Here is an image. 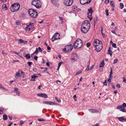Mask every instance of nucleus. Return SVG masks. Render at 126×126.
<instances>
[{
    "mask_svg": "<svg viewBox=\"0 0 126 126\" xmlns=\"http://www.w3.org/2000/svg\"><path fill=\"white\" fill-rule=\"evenodd\" d=\"M82 41L79 39H78L74 44V46L75 48H79L82 45Z\"/></svg>",
    "mask_w": 126,
    "mask_h": 126,
    "instance_id": "1",
    "label": "nucleus"
},
{
    "mask_svg": "<svg viewBox=\"0 0 126 126\" xmlns=\"http://www.w3.org/2000/svg\"><path fill=\"white\" fill-rule=\"evenodd\" d=\"M20 7L19 3H16L13 4L10 7V10L13 12H15L18 10Z\"/></svg>",
    "mask_w": 126,
    "mask_h": 126,
    "instance_id": "2",
    "label": "nucleus"
},
{
    "mask_svg": "<svg viewBox=\"0 0 126 126\" xmlns=\"http://www.w3.org/2000/svg\"><path fill=\"white\" fill-rule=\"evenodd\" d=\"M32 5L34 6L37 8L41 7V3L39 0H33L32 1Z\"/></svg>",
    "mask_w": 126,
    "mask_h": 126,
    "instance_id": "3",
    "label": "nucleus"
},
{
    "mask_svg": "<svg viewBox=\"0 0 126 126\" xmlns=\"http://www.w3.org/2000/svg\"><path fill=\"white\" fill-rule=\"evenodd\" d=\"M29 13L32 17L35 18L37 17L38 14L37 11L33 9H30L28 11Z\"/></svg>",
    "mask_w": 126,
    "mask_h": 126,
    "instance_id": "4",
    "label": "nucleus"
},
{
    "mask_svg": "<svg viewBox=\"0 0 126 126\" xmlns=\"http://www.w3.org/2000/svg\"><path fill=\"white\" fill-rule=\"evenodd\" d=\"M63 49V51L66 53L71 51L73 48V46L71 44L66 46Z\"/></svg>",
    "mask_w": 126,
    "mask_h": 126,
    "instance_id": "5",
    "label": "nucleus"
},
{
    "mask_svg": "<svg viewBox=\"0 0 126 126\" xmlns=\"http://www.w3.org/2000/svg\"><path fill=\"white\" fill-rule=\"evenodd\" d=\"M60 34L59 33H56L55 35L53 36L51 40L53 42L55 40L59 39H60Z\"/></svg>",
    "mask_w": 126,
    "mask_h": 126,
    "instance_id": "6",
    "label": "nucleus"
},
{
    "mask_svg": "<svg viewBox=\"0 0 126 126\" xmlns=\"http://www.w3.org/2000/svg\"><path fill=\"white\" fill-rule=\"evenodd\" d=\"M83 26H84L86 28H87L90 29V23L88 21L85 20L83 21L81 25Z\"/></svg>",
    "mask_w": 126,
    "mask_h": 126,
    "instance_id": "7",
    "label": "nucleus"
},
{
    "mask_svg": "<svg viewBox=\"0 0 126 126\" xmlns=\"http://www.w3.org/2000/svg\"><path fill=\"white\" fill-rule=\"evenodd\" d=\"M73 2V0H64V4L65 5L69 6H71Z\"/></svg>",
    "mask_w": 126,
    "mask_h": 126,
    "instance_id": "8",
    "label": "nucleus"
},
{
    "mask_svg": "<svg viewBox=\"0 0 126 126\" xmlns=\"http://www.w3.org/2000/svg\"><path fill=\"white\" fill-rule=\"evenodd\" d=\"M94 46H96L100 45V44H102L101 42L98 39H95L93 42Z\"/></svg>",
    "mask_w": 126,
    "mask_h": 126,
    "instance_id": "9",
    "label": "nucleus"
},
{
    "mask_svg": "<svg viewBox=\"0 0 126 126\" xmlns=\"http://www.w3.org/2000/svg\"><path fill=\"white\" fill-rule=\"evenodd\" d=\"M89 29V28H86V27L84 26H81V30L82 32L83 33H86L88 31Z\"/></svg>",
    "mask_w": 126,
    "mask_h": 126,
    "instance_id": "10",
    "label": "nucleus"
},
{
    "mask_svg": "<svg viewBox=\"0 0 126 126\" xmlns=\"http://www.w3.org/2000/svg\"><path fill=\"white\" fill-rule=\"evenodd\" d=\"M92 0H80V3L82 5L88 4Z\"/></svg>",
    "mask_w": 126,
    "mask_h": 126,
    "instance_id": "11",
    "label": "nucleus"
},
{
    "mask_svg": "<svg viewBox=\"0 0 126 126\" xmlns=\"http://www.w3.org/2000/svg\"><path fill=\"white\" fill-rule=\"evenodd\" d=\"M94 47L96 51L99 52L102 48V44H100L99 46H94Z\"/></svg>",
    "mask_w": 126,
    "mask_h": 126,
    "instance_id": "12",
    "label": "nucleus"
},
{
    "mask_svg": "<svg viewBox=\"0 0 126 126\" xmlns=\"http://www.w3.org/2000/svg\"><path fill=\"white\" fill-rule=\"evenodd\" d=\"M72 59L75 61H76L78 58L77 55L76 53H73L72 55Z\"/></svg>",
    "mask_w": 126,
    "mask_h": 126,
    "instance_id": "13",
    "label": "nucleus"
},
{
    "mask_svg": "<svg viewBox=\"0 0 126 126\" xmlns=\"http://www.w3.org/2000/svg\"><path fill=\"white\" fill-rule=\"evenodd\" d=\"M117 109L120 110V111L124 112H126V110L125 108L122 106V105L119 106L117 107Z\"/></svg>",
    "mask_w": 126,
    "mask_h": 126,
    "instance_id": "14",
    "label": "nucleus"
},
{
    "mask_svg": "<svg viewBox=\"0 0 126 126\" xmlns=\"http://www.w3.org/2000/svg\"><path fill=\"white\" fill-rule=\"evenodd\" d=\"M33 28V23H31L29 25L27 26L25 29L26 31H30L31 29V28Z\"/></svg>",
    "mask_w": 126,
    "mask_h": 126,
    "instance_id": "15",
    "label": "nucleus"
},
{
    "mask_svg": "<svg viewBox=\"0 0 126 126\" xmlns=\"http://www.w3.org/2000/svg\"><path fill=\"white\" fill-rule=\"evenodd\" d=\"M44 104H49L50 105H56L57 104L54 102L50 101H44L43 102Z\"/></svg>",
    "mask_w": 126,
    "mask_h": 126,
    "instance_id": "16",
    "label": "nucleus"
},
{
    "mask_svg": "<svg viewBox=\"0 0 126 126\" xmlns=\"http://www.w3.org/2000/svg\"><path fill=\"white\" fill-rule=\"evenodd\" d=\"M37 95L39 97H44L46 98L47 97V95L44 93L38 94H37Z\"/></svg>",
    "mask_w": 126,
    "mask_h": 126,
    "instance_id": "17",
    "label": "nucleus"
},
{
    "mask_svg": "<svg viewBox=\"0 0 126 126\" xmlns=\"http://www.w3.org/2000/svg\"><path fill=\"white\" fill-rule=\"evenodd\" d=\"M20 72V70H19L16 73V74L15 76V78L16 79H17L18 77H21V76L20 75L19 72Z\"/></svg>",
    "mask_w": 126,
    "mask_h": 126,
    "instance_id": "18",
    "label": "nucleus"
},
{
    "mask_svg": "<svg viewBox=\"0 0 126 126\" xmlns=\"http://www.w3.org/2000/svg\"><path fill=\"white\" fill-rule=\"evenodd\" d=\"M38 77V76H35L34 75H32L31 76V78L32 79V80L33 81H35V78H37Z\"/></svg>",
    "mask_w": 126,
    "mask_h": 126,
    "instance_id": "19",
    "label": "nucleus"
},
{
    "mask_svg": "<svg viewBox=\"0 0 126 126\" xmlns=\"http://www.w3.org/2000/svg\"><path fill=\"white\" fill-rule=\"evenodd\" d=\"M88 110L89 111H92V112L93 113H98V110L95 109H89Z\"/></svg>",
    "mask_w": 126,
    "mask_h": 126,
    "instance_id": "20",
    "label": "nucleus"
},
{
    "mask_svg": "<svg viewBox=\"0 0 126 126\" xmlns=\"http://www.w3.org/2000/svg\"><path fill=\"white\" fill-rule=\"evenodd\" d=\"M88 17L90 19V20H91V19H92V13H88Z\"/></svg>",
    "mask_w": 126,
    "mask_h": 126,
    "instance_id": "21",
    "label": "nucleus"
},
{
    "mask_svg": "<svg viewBox=\"0 0 126 126\" xmlns=\"http://www.w3.org/2000/svg\"><path fill=\"white\" fill-rule=\"evenodd\" d=\"M117 118L118 119V120L121 122H124V118L123 117H118Z\"/></svg>",
    "mask_w": 126,
    "mask_h": 126,
    "instance_id": "22",
    "label": "nucleus"
},
{
    "mask_svg": "<svg viewBox=\"0 0 126 126\" xmlns=\"http://www.w3.org/2000/svg\"><path fill=\"white\" fill-rule=\"evenodd\" d=\"M52 2L54 4H57L58 2V0H52Z\"/></svg>",
    "mask_w": 126,
    "mask_h": 126,
    "instance_id": "23",
    "label": "nucleus"
},
{
    "mask_svg": "<svg viewBox=\"0 0 126 126\" xmlns=\"http://www.w3.org/2000/svg\"><path fill=\"white\" fill-rule=\"evenodd\" d=\"M25 57L27 59H29L31 58L30 55L29 53H28L25 55Z\"/></svg>",
    "mask_w": 126,
    "mask_h": 126,
    "instance_id": "24",
    "label": "nucleus"
},
{
    "mask_svg": "<svg viewBox=\"0 0 126 126\" xmlns=\"http://www.w3.org/2000/svg\"><path fill=\"white\" fill-rule=\"evenodd\" d=\"M104 61H103V62H101L99 65V67H103L104 66Z\"/></svg>",
    "mask_w": 126,
    "mask_h": 126,
    "instance_id": "25",
    "label": "nucleus"
},
{
    "mask_svg": "<svg viewBox=\"0 0 126 126\" xmlns=\"http://www.w3.org/2000/svg\"><path fill=\"white\" fill-rule=\"evenodd\" d=\"M110 3L111 6L112 7H113L114 6V2L112 0H111L110 1Z\"/></svg>",
    "mask_w": 126,
    "mask_h": 126,
    "instance_id": "26",
    "label": "nucleus"
},
{
    "mask_svg": "<svg viewBox=\"0 0 126 126\" xmlns=\"http://www.w3.org/2000/svg\"><path fill=\"white\" fill-rule=\"evenodd\" d=\"M3 119L4 120H6L7 119V117L6 115V114H4L3 116Z\"/></svg>",
    "mask_w": 126,
    "mask_h": 126,
    "instance_id": "27",
    "label": "nucleus"
},
{
    "mask_svg": "<svg viewBox=\"0 0 126 126\" xmlns=\"http://www.w3.org/2000/svg\"><path fill=\"white\" fill-rule=\"evenodd\" d=\"M2 8L3 9H4L5 10H6L7 8L6 5L5 4H3L2 6Z\"/></svg>",
    "mask_w": 126,
    "mask_h": 126,
    "instance_id": "28",
    "label": "nucleus"
},
{
    "mask_svg": "<svg viewBox=\"0 0 126 126\" xmlns=\"http://www.w3.org/2000/svg\"><path fill=\"white\" fill-rule=\"evenodd\" d=\"M73 10V11H75L77 9V7L76 6H73L72 7Z\"/></svg>",
    "mask_w": 126,
    "mask_h": 126,
    "instance_id": "29",
    "label": "nucleus"
},
{
    "mask_svg": "<svg viewBox=\"0 0 126 126\" xmlns=\"http://www.w3.org/2000/svg\"><path fill=\"white\" fill-rule=\"evenodd\" d=\"M88 13H92L93 12V11L92 8H91L90 9H88Z\"/></svg>",
    "mask_w": 126,
    "mask_h": 126,
    "instance_id": "30",
    "label": "nucleus"
},
{
    "mask_svg": "<svg viewBox=\"0 0 126 126\" xmlns=\"http://www.w3.org/2000/svg\"><path fill=\"white\" fill-rule=\"evenodd\" d=\"M38 48H36L35 51L34 52L33 54L35 53L37 54L38 53Z\"/></svg>",
    "mask_w": 126,
    "mask_h": 126,
    "instance_id": "31",
    "label": "nucleus"
},
{
    "mask_svg": "<svg viewBox=\"0 0 126 126\" xmlns=\"http://www.w3.org/2000/svg\"><path fill=\"white\" fill-rule=\"evenodd\" d=\"M120 6L121 9H122L124 7V5L123 3H121L120 4Z\"/></svg>",
    "mask_w": 126,
    "mask_h": 126,
    "instance_id": "32",
    "label": "nucleus"
},
{
    "mask_svg": "<svg viewBox=\"0 0 126 126\" xmlns=\"http://www.w3.org/2000/svg\"><path fill=\"white\" fill-rule=\"evenodd\" d=\"M55 100H56L59 103H60L61 102V101L60 99H58L57 97H55Z\"/></svg>",
    "mask_w": 126,
    "mask_h": 126,
    "instance_id": "33",
    "label": "nucleus"
},
{
    "mask_svg": "<svg viewBox=\"0 0 126 126\" xmlns=\"http://www.w3.org/2000/svg\"><path fill=\"white\" fill-rule=\"evenodd\" d=\"M105 12L107 16H108L109 15V14L108 13V9H107L106 10Z\"/></svg>",
    "mask_w": 126,
    "mask_h": 126,
    "instance_id": "34",
    "label": "nucleus"
},
{
    "mask_svg": "<svg viewBox=\"0 0 126 126\" xmlns=\"http://www.w3.org/2000/svg\"><path fill=\"white\" fill-rule=\"evenodd\" d=\"M112 46L114 48H116V44L112 43Z\"/></svg>",
    "mask_w": 126,
    "mask_h": 126,
    "instance_id": "35",
    "label": "nucleus"
},
{
    "mask_svg": "<svg viewBox=\"0 0 126 126\" xmlns=\"http://www.w3.org/2000/svg\"><path fill=\"white\" fill-rule=\"evenodd\" d=\"M122 106L125 108H126V104L125 103H123Z\"/></svg>",
    "mask_w": 126,
    "mask_h": 126,
    "instance_id": "36",
    "label": "nucleus"
},
{
    "mask_svg": "<svg viewBox=\"0 0 126 126\" xmlns=\"http://www.w3.org/2000/svg\"><path fill=\"white\" fill-rule=\"evenodd\" d=\"M24 123V122L22 121H20V123H19V124L20 125H22Z\"/></svg>",
    "mask_w": 126,
    "mask_h": 126,
    "instance_id": "37",
    "label": "nucleus"
},
{
    "mask_svg": "<svg viewBox=\"0 0 126 126\" xmlns=\"http://www.w3.org/2000/svg\"><path fill=\"white\" fill-rule=\"evenodd\" d=\"M29 66H30L32 64V62H28L27 63Z\"/></svg>",
    "mask_w": 126,
    "mask_h": 126,
    "instance_id": "38",
    "label": "nucleus"
},
{
    "mask_svg": "<svg viewBox=\"0 0 126 126\" xmlns=\"http://www.w3.org/2000/svg\"><path fill=\"white\" fill-rule=\"evenodd\" d=\"M112 52L111 51H108V54H110L111 56H112Z\"/></svg>",
    "mask_w": 126,
    "mask_h": 126,
    "instance_id": "39",
    "label": "nucleus"
},
{
    "mask_svg": "<svg viewBox=\"0 0 126 126\" xmlns=\"http://www.w3.org/2000/svg\"><path fill=\"white\" fill-rule=\"evenodd\" d=\"M88 65L87 66V68H88V69H87V71H88L89 70V66L90 65V61H89L88 62Z\"/></svg>",
    "mask_w": 126,
    "mask_h": 126,
    "instance_id": "40",
    "label": "nucleus"
},
{
    "mask_svg": "<svg viewBox=\"0 0 126 126\" xmlns=\"http://www.w3.org/2000/svg\"><path fill=\"white\" fill-rule=\"evenodd\" d=\"M86 44L87 47H89L91 45V43H87Z\"/></svg>",
    "mask_w": 126,
    "mask_h": 126,
    "instance_id": "41",
    "label": "nucleus"
},
{
    "mask_svg": "<svg viewBox=\"0 0 126 126\" xmlns=\"http://www.w3.org/2000/svg\"><path fill=\"white\" fill-rule=\"evenodd\" d=\"M103 84L104 85L107 86V83H106V80H105L104 81L103 83Z\"/></svg>",
    "mask_w": 126,
    "mask_h": 126,
    "instance_id": "42",
    "label": "nucleus"
},
{
    "mask_svg": "<svg viewBox=\"0 0 126 126\" xmlns=\"http://www.w3.org/2000/svg\"><path fill=\"white\" fill-rule=\"evenodd\" d=\"M38 51L41 52L42 50L41 49V48L40 47H38Z\"/></svg>",
    "mask_w": 126,
    "mask_h": 126,
    "instance_id": "43",
    "label": "nucleus"
},
{
    "mask_svg": "<svg viewBox=\"0 0 126 126\" xmlns=\"http://www.w3.org/2000/svg\"><path fill=\"white\" fill-rule=\"evenodd\" d=\"M19 41H20V43L21 44L22 43H24V41H23V40L22 39L19 40Z\"/></svg>",
    "mask_w": 126,
    "mask_h": 126,
    "instance_id": "44",
    "label": "nucleus"
},
{
    "mask_svg": "<svg viewBox=\"0 0 126 126\" xmlns=\"http://www.w3.org/2000/svg\"><path fill=\"white\" fill-rule=\"evenodd\" d=\"M81 73V71H79L75 75H77Z\"/></svg>",
    "mask_w": 126,
    "mask_h": 126,
    "instance_id": "45",
    "label": "nucleus"
},
{
    "mask_svg": "<svg viewBox=\"0 0 126 126\" xmlns=\"http://www.w3.org/2000/svg\"><path fill=\"white\" fill-rule=\"evenodd\" d=\"M38 120V121H44V120L43 119H37Z\"/></svg>",
    "mask_w": 126,
    "mask_h": 126,
    "instance_id": "46",
    "label": "nucleus"
},
{
    "mask_svg": "<svg viewBox=\"0 0 126 126\" xmlns=\"http://www.w3.org/2000/svg\"><path fill=\"white\" fill-rule=\"evenodd\" d=\"M16 94L18 96H19L20 95V93L19 91H17L16 92Z\"/></svg>",
    "mask_w": 126,
    "mask_h": 126,
    "instance_id": "47",
    "label": "nucleus"
},
{
    "mask_svg": "<svg viewBox=\"0 0 126 126\" xmlns=\"http://www.w3.org/2000/svg\"><path fill=\"white\" fill-rule=\"evenodd\" d=\"M118 61V60L116 59H115L114 60V63H116Z\"/></svg>",
    "mask_w": 126,
    "mask_h": 126,
    "instance_id": "48",
    "label": "nucleus"
},
{
    "mask_svg": "<svg viewBox=\"0 0 126 126\" xmlns=\"http://www.w3.org/2000/svg\"><path fill=\"white\" fill-rule=\"evenodd\" d=\"M2 54L4 55H5L7 54L6 53L4 52L3 50H2Z\"/></svg>",
    "mask_w": 126,
    "mask_h": 126,
    "instance_id": "49",
    "label": "nucleus"
},
{
    "mask_svg": "<svg viewBox=\"0 0 126 126\" xmlns=\"http://www.w3.org/2000/svg\"><path fill=\"white\" fill-rule=\"evenodd\" d=\"M63 62H60L58 65V66H60L61 65V64L62 63H63Z\"/></svg>",
    "mask_w": 126,
    "mask_h": 126,
    "instance_id": "50",
    "label": "nucleus"
},
{
    "mask_svg": "<svg viewBox=\"0 0 126 126\" xmlns=\"http://www.w3.org/2000/svg\"><path fill=\"white\" fill-rule=\"evenodd\" d=\"M20 53V52H18V53H17L16 52H15V54H17V55L18 56H19V54Z\"/></svg>",
    "mask_w": 126,
    "mask_h": 126,
    "instance_id": "51",
    "label": "nucleus"
},
{
    "mask_svg": "<svg viewBox=\"0 0 126 126\" xmlns=\"http://www.w3.org/2000/svg\"><path fill=\"white\" fill-rule=\"evenodd\" d=\"M116 87L118 88H120V85L119 84H117Z\"/></svg>",
    "mask_w": 126,
    "mask_h": 126,
    "instance_id": "52",
    "label": "nucleus"
},
{
    "mask_svg": "<svg viewBox=\"0 0 126 126\" xmlns=\"http://www.w3.org/2000/svg\"><path fill=\"white\" fill-rule=\"evenodd\" d=\"M16 24L17 25H19L20 24V23L19 21H17L16 22Z\"/></svg>",
    "mask_w": 126,
    "mask_h": 126,
    "instance_id": "53",
    "label": "nucleus"
},
{
    "mask_svg": "<svg viewBox=\"0 0 126 126\" xmlns=\"http://www.w3.org/2000/svg\"><path fill=\"white\" fill-rule=\"evenodd\" d=\"M109 0H105V3L106 4H108L109 2Z\"/></svg>",
    "mask_w": 126,
    "mask_h": 126,
    "instance_id": "54",
    "label": "nucleus"
},
{
    "mask_svg": "<svg viewBox=\"0 0 126 126\" xmlns=\"http://www.w3.org/2000/svg\"><path fill=\"white\" fill-rule=\"evenodd\" d=\"M110 70H111V71L110 72V75H112V69H110Z\"/></svg>",
    "mask_w": 126,
    "mask_h": 126,
    "instance_id": "55",
    "label": "nucleus"
},
{
    "mask_svg": "<svg viewBox=\"0 0 126 126\" xmlns=\"http://www.w3.org/2000/svg\"><path fill=\"white\" fill-rule=\"evenodd\" d=\"M94 65H93L91 67H90V68L89 69V70L90 69V70H91V69H92L94 67Z\"/></svg>",
    "mask_w": 126,
    "mask_h": 126,
    "instance_id": "56",
    "label": "nucleus"
},
{
    "mask_svg": "<svg viewBox=\"0 0 126 126\" xmlns=\"http://www.w3.org/2000/svg\"><path fill=\"white\" fill-rule=\"evenodd\" d=\"M123 82H125V83H126V79L125 78H123Z\"/></svg>",
    "mask_w": 126,
    "mask_h": 126,
    "instance_id": "57",
    "label": "nucleus"
},
{
    "mask_svg": "<svg viewBox=\"0 0 126 126\" xmlns=\"http://www.w3.org/2000/svg\"><path fill=\"white\" fill-rule=\"evenodd\" d=\"M38 57L37 56H35L34 57V58L35 60H37Z\"/></svg>",
    "mask_w": 126,
    "mask_h": 126,
    "instance_id": "58",
    "label": "nucleus"
},
{
    "mask_svg": "<svg viewBox=\"0 0 126 126\" xmlns=\"http://www.w3.org/2000/svg\"><path fill=\"white\" fill-rule=\"evenodd\" d=\"M33 70L34 72H36L37 71L36 69V68H33Z\"/></svg>",
    "mask_w": 126,
    "mask_h": 126,
    "instance_id": "59",
    "label": "nucleus"
},
{
    "mask_svg": "<svg viewBox=\"0 0 126 126\" xmlns=\"http://www.w3.org/2000/svg\"><path fill=\"white\" fill-rule=\"evenodd\" d=\"M111 78H109L108 80V81L109 82H111Z\"/></svg>",
    "mask_w": 126,
    "mask_h": 126,
    "instance_id": "60",
    "label": "nucleus"
},
{
    "mask_svg": "<svg viewBox=\"0 0 126 126\" xmlns=\"http://www.w3.org/2000/svg\"><path fill=\"white\" fill-rule=\"evenodd\" d=\"M42 84H41L38 87V88L39 89H40V87H42Z\"/></svg>",
    "mask_w": 126,
    "mask_h": 126,
    "instance_id": "61",
    "label": "nucleus"
},
{
    "mask_svg": "<svg viewBox=\"0 0 126 126\" xmlns=\"http://www.w3.org/2000/svg\"><path fill=\"white\" fill-rule=\"evenodd\" d=\"M47 49L48 50H50L51 49V48L49 46H47Z\"/></svg>",
    "mask_w": 126,
    "mask_h": 126,
    "instance_id": "62",
    "label": "nucleus"
},
{
    "mask_svg": "<svg viewBox=\"0 0 126 126\" xmlns=\"http://www.w3.org/2000/svg\"><path fill=\"white\" fill-rule=\"evenodd\" d=\"M9 118L10 120H12V116H9Z\"/></svg>",
    "mask_w": 126,
    "mask_h": 126,
    "instance_id": "63",
    "label": "nucleus"
},
{
    "mask_svg": "<svg viewBox=\"0 0 126 126\" xmlns=\"http://www.w3.org/2000/svg\"><path fill=\"white\" fill-rule=\"evenodd\" d=\"M93 126H99V125L98 124H96L95 125H93Z\"/></svg>",
    "mask_w": 126,
    "mask_h": 126,
    "instance_id": "64",
    "label": "nucleus"
}]
</instances>
